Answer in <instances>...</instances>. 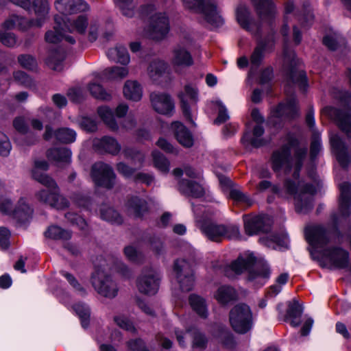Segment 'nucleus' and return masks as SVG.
<instances>
[{"label":"nucleus","mask_w":351,"mask_h":351,"mask_svg":"<svg viewBox=\"0 0 351 351\" xmlns=\"http://www.w3.org/2000/svg\"><path fill=\"white\" fill-rule=\"evenodd\" d=\"M73 309L80 317L82 326L84 328L87 327L90 317L88 307L84 304L78 303L73 306Z\"/></svg>","instance_id":"nucleus-54"},{"label":"nucleus","mask_w":351,"mask_h":351,"mask_svg":"<svg viewBox=\"0 0 351 351\" xmlns=\"http://www.w3.org/2000/svg\"><path fill=\"white\" fill-rule=\"evenodd\" d=\"M46 237L53 240L66 241L71 238L72 233L69 230L62 229L58 226H49L45 232Z\"/></svg>","instance_id":"nucleus-40"},{"label":"nucleus","mask_w":351,"mask_h":351,"mask_svg":"<svg viewBox=\"0 0 351 351\" xmlns=\"http://www.w3.org/2000/svg\"><path fill=\"white\" fill-rule=\"evenodd\" d=\"M65 217L72 224L77 226L80 230H85L87 227L86 221L82 217L73 213H67Z\"/></svg>","instance_id":"nucleus-61"},{"label":"nucleus","mask_w":351,"mask_h":351,"mask_svg":"<svg viewBox=\"0 0 351 351\" xmlns=\"http://www.w3.org/2000/svg\"><path fill=\"white\" fill-rule=\"evenodd\" d=\"M189 303L192 308L202 317L206 318L208 315L207 306L205 300L197 295L189 297Z\"/></svg>","instance_id":"nucleus-44"},{"label":"nucleus","mask_w":351,"mask_h":351,"mask_svg":"<svg viewBox=\"0 0 351 351\" xmlns=\"http://www.w3.org/2000/svg\"><path fill=\"white\" fill-rule=\"evenodd\" d=\"M284 187L288 193L293 195L297 213H306L313 208V195L316 193L314 185L300 181L296 183L291 179H287Z\"/></svg>","instance_id":"nucleus-5"},{"label":"nucleus","mask_w":351,"mask_h":351,"mask_svg":"<svg viewBox=\"0 0 351 351\" xmlns=\"http://www.w3.org/2000/svg\"><path fill=\"white\" fill-rule=\"evenodd\" d=\"M93 147L98 152L108 153L112 156L118 155L121 149V146L117 140L108 136L94 140Z\"/></svg>","instance_id":"nucleus-20"},{"label":"nucleus","mask_w":351,"mask_h":351,"mask_svg":"<svg viewBox=\"0 0 351 351\" xmlns=\"http://www.w3.org/2000/svg\"><path fill=\"white\" fill-rule=\"evenodd\" d=\"M323 42L330 50L335 51L345 44V39L337 35H328L324 38Z\"/></svg>","instance_id":"nucleus-55"},{"label":"nucleus","mask_w":351,"mask_h":351,"mask_svg":"<svg viewBox=\"0 0 351 351\" xmlns=\"http://www.w3.org/2000/svg\"><path fill=\"white\" fill-rule=\"evenodd\" d=\"M322 253L325 261L335 267L344 268L348 265L349 253L341 247L325 248Z\"/></svg>","instance_id":"nucleus-15"},{"label":"nucleus","mask_w":351,"mask_h":351,"mask_svg":"<svg viewBox=\"0 0 351 351\" xmlns=\"http://www.w3.org/2000/svg\"><path fill=\"white\" fill-rule=\"evenodd\" d=\"M177 280L183 291H191L194 285L195 280L193 273L184 276H180Z\"/></svg>","instance_id":"nucleus-59"},{"label":"nucleus","mask_w":351,"mask_h":351,"mask_svg":"<svg viewBox=\"0 0 351 351\" xmlns=\"http://www.w3.org/2000/svg\"><path fill=\"white\" fill-rule=\"evenodd\" d=\"M178 189L182 194L195 198L201 197L204 195V190L200 184L188 180H180Z\"/></svg>","instance_id":"nucleus-28"},{"label":"nucleus","mask_w":351,"mask_h":351,"mask_svg":"<svg viewBox=\"0 0 351 351\" xmlns=\"http://www.w3.org/2000/svg\"><path fill=\"white\" fill-rule=\"evenodd\" d=\"M154 167L160 172L167 173L169 171V162L166 157L158 151L152 152Z\"/></svg>","instance_id":"nucleus-50"},{"label":"nucleus","mask_w":351,"mask_h":351,"mask_svg":"<svg viewBox=\"0 0 351 351\" xmlns=\"http://www.w3.org/2000/svg\"><path fill=\"white\" fill-rule=\"evenodd\" d=\"M290 77L293 82L298 84L300 88L305 90L307 86V80L304 71L302 70L296 71L294 69H291Z\"/></svg>","instance_id":"nucleus-57"},{"label":"nucleus","mask_w":351,"mask_h":351,"mask_svg":"<svg viewBox=\"0 0 351 351\" xmlns=\"http://www.w3.org/2000/svg\"><path fill=\"white\" fill-rule=\"evenodd\" d=\"M298 114L297 101L295 98L290 99L286 104H280L276 106L271 113V121L276 123L275 118L282 120L291 119Z\"/></svg>","instance_id":"nucleus-17"},{"label":"nucleus","mask_w":351,"mask_h":351,"mask_svg":"<svg viewBox=\"0 0 351 351\" xmlns=\"http://www.w3.org/2000/svg\"><path fill=\"white\" fill-rule=\"evenodd\" d=\"M147 204L145 199L138 197H131L126 204V210L128 215L140 217L147 212Z\"/></svg>","instance_id":"nucleus-29"},{"label":"nucleus","mask_w":351,"mask_h":351,"mask_svg":"<svg viewBox=\"0 0 351 351\" xmlns=\"http://www.w3.org/2000/svg\"><path fill=\"white\" fill-rule=\"evenodd\" d=\"M192 338L193 347L195 348L204 349L206 346L208 339L205 335L195 327H191L186 330Z\"/></svg>","instance_id":"nucleus-42"},{"label":"nucleus","mask_w":351,"mask_h":351,"mask_svg":"<svg viewBox=\"0 0 351 351\" xmlns=\"http://www.w3.org/2000/svg\"><path fill=\"white\" fill-rule=\"evenodd\" d=\"M76 132L68 128H62L55 131L56 138L62 143H71L75 141Z\"/></svg>","instance_id":"nucleus-48"},{"label":"nucleus","mask_w":351,"mask_h":351,"mask_svg":"<svg viewBox=\"0 0 351 351\" xmlns=\"http://www.w3.org/2000/svg\"><path fill=\"white\" fill-rule=\"evenodd\" d=\"M230 197L237 203L250 206L252 204V200L245 194L239 189H233L230 192Z\"/></svg>","instance_id":"nucleus-56"},{"label":"nucleus","mask_w":351,"mask_h":351,"mask_svg":"<svg viewBox=\"0 0 351 351\" xmlns=\"http://www.w3.org/2000/svg\"><path fill=\"white\" fill-rule=\"evenodd\" d=\"M97 113L111 130L117 131L118 130L119 126L114 119L113 112L109 107L106 106L99 107Z\"/></svg>","instance_id":"nucleus-39"},{"label":"nucleus","mask_w":351,"mask_h":351,"mask_svg":"<svg viewBox=\"0 0 351 351\" xmlns=\"http://www.w3.org/2000/svg\"><path fill=\"white\" fill-rule=\"evenodd\" d=\"M114 320L120 328L132 333L136 332V330L134 326L133 323L126 317L122 315L116 316L114 317Z\"/></svg>","instance_id":"nucleus-60"},{"label":"nucleus","mask_w":351,"mask_h":351,"mask_svg":"<svg viewBox=\"0 0 351 351\" xmlns=\"http://www.w3.org/2000/svg\"><path fill=\"white\" fill-rule=\"evenodd\" d=\"M330 141L338 162L343 167H346L350 162V156L345 143L336 134L330 135Z\"/></svg>","instance_id":"nucleus-21"},{"label":"nucleus","mask_w":351,"mask_h":351,"mask_svg":"<svg viewBox=\"0 0 351 351\" xmlns=\"http://www.w3.org/2000/svg\"><path fill=\"white\" fill-rule=\"evenodd\" d=\"M71 151L65 147L49 149L47 158L58 163L69 164L71 161Z\"/></svg>","instance_id":"nucleus-35"},{"label":"nucleus","mask_w":351,"mask_h":351,"mask_svg":"<svg viewBox=\"0 0 351 351\" xmlns=\"http://www.w3.org/2000/svg\"><path fill=\"white\" fill-rule=\"evenodd\" d=\"M92 284L97 293L105 298H114L118 293L117 284L100 270L93 275Z\"/></svg>","instance_id":"nucleus-9"},{"label":"nucleus","mask_w":351,"mask_h":351,"mask_svg":"<svg viewBox=\"0 0 351 351\" xmlns=\"http://www.w3.org/2000/svg\"><path fill=\"white\" fill-rule=\"evenodd\" d=\"M107 56L111 60L122 64H128L130 62V56L125 47H116L108 49Z\"/></svg>","instance_id":"nucleus-38"},{"label":"nucleus","mask_w":351,"mask_h":351,"mask_svg":"<svg viewBox=\"0 0 351 351\" xmlns=\"http://www.w3.org/2000/svg\"><path fill=\"white\" fill-rule=\"evenodd\" d=\"M88 90L90 94L96 99L109 101L112 99V93L107 91L101 85L96 83H90Z\"/></svg>","instance_id":"nucleus-46"},{"label":"nucleus","mask_w":351,"mask_h":351,"mask_svg":"<svg viewBox=\"0 0 351 351\" xmlns=\"http://www.w3.org/2000/svg\"><path fill=\"white\" fill-rule=\"evenodd\" d=\"M167 64L163 60H154L150 62L147 68V73L154 82L158 81L166 73Z\"/></svg>","instance_id":"nucleus-33"},{"label":"nucleus","mask_w":351,"mask_h":351,"mask_svg":"<svg viewBox=\"0 0 351 351\" xmlns=\"http://www.w3.org/2000/svg\"><path fill=\"white\" fill-rule=\"evenodd\" d=\"M128 74L129 70L125 66H112L103 71L104 77L109 80H121L126 77Z\"/></svg>","instance_id":"nucleus-41"},{"label":"nucleus","mask_w":351,"mask_h":351,"mask_svg":"<svg viewBox=\"0 0 351 351\" xmlns=\"http://www.w3.org/2000/svg\"><path fill=\"white\" fill-rule=\"evenodd\" d=\"M264 133V129L260 123H258L253 129V136H251L250 132H246L243 135L241 138L242 143L247 146L249 145H252L254 147H258L263 145V142L262 139L258 138L261 137Z\"/></svg>","instance_id":"nucleus-36"},{"label":"nucleus","mask_w":351,"mask_h":351,"mask_svg":"<svg viewBox=\"0 0 351 351\" xmlns=\"http://www.w3.org/2000/svg\"><path fill=\"white\" fill-rule=\"evenodd\" d=\"M184 7L195 13L202 14L206 22L214 27L221 26L223 20L219 14L217 7L208 0H182Z\"/></svg>","instance_id":"nucleus-6"},{"label":"nucleus","mask_w":351,"mask_h":351,"mask_svg":"<svg viewBox=\"0 0 351 351\" xmlns=\"http://www.w3.org/2000/svg\"><path fill=\"white\" fill-rule=\"evenodd\" d=\"M172 129L175 137L182 146L191 147L193 145L194 140L189 130L180 122L175 121L172 123Z\"/></svg>","instance_id":"nucleus-26"},{"label":"nucleus","mask_w":351,"mask_h":351,"mask_svg":"<svg viewBox=\"0 0 351 351\" xmlns=\"http://www.w3.org/2000/svg\"><path fill=\"white\" fill-rule=\"evenodd\" d=\"M55 25L53 29L48 30L45 35V40L47 43L56 44L65 40L69 44L75 43V38L73 36L66 35L64 31L66 30L63 25V16L56 14L54 16Z\"/></svg>","instance_id":"nucleus-12"},{"label":"nucleus","mask_w":351,"mask_h":351,"mask_svg":"<svg viewBox=\"0 0 351 351\" xmlns=\"http://www.w3.org/2000/svg\"><path fill=\"white\" fill-rule=\"evenodd\" d=\"M101 217L112 223L120 224L123 221L119 213L110 207L104 206L101 209Z\"/></svg>","instance_id":"nucleus-51"},{"label":"nucleus","mask_w":351,"mask_h":351,"mask_svg":"<svg viewBox=\"0 0 351 351\" xmlns=\"http://www.w3.org/2000/svg\"><path fill=\"white\" fill-rule=\"evenodd\" d=\"M142 14L148 19L145 28L146 36L156 41L164 40L170 30L169 19L167 13L158 12L154 5H148L142 8Z\"/></svg>","instance_id":"nucleus-3"},{"label":"nucleus","mask_w":351,"mask_h":351,"mask_svg":"<svg viewBox=\"0 0 351 351\" xmlns=\"http://www.w3.org/2000/svg\"><path fill=\"white\" fill-rule=\"evenodd\" d=\"M32 209L24 199H21L12 212V217L19 222L27 221L32 214Z\"/></svg>","instance_id":"nucleus-34"},{"label":"nucleus","mask_w":351,"mask_h":351,"mask_svg":"<svg viewBox=\"0 0 351 351\" xmlns=\"http://www.w3.org/2000/svg\"><path fill=\"white\" fill-rule=\"evenodd\" d=\"M16 36L10 32H1L0 34V42L8 47H14L16 44Z\"/></svg>","instance_id":"nucleus-62"},{"label":"nucleus","mask_w":351,"mask_h":351,"mask_svg":"<svg viewBox=\"0 0 351 351\" xmlns=\"http://www.w3.org/2000/svg\"><path fill=\"white\" fill-rule=\"evenodd\" d=\"M252 266L254 268L249 272V280L256 281L261 285H263L269 276V269L265 262L258 261L252 254L248 255L246 258L239 256L224 268V274L227 277L233 278Z\"/></svg>","instance_id":"nucleus-2"},{"label":"nucleus","mask_w":351,"mask_h":351,"mask_svg":"<svg viewBox=\"0 0 351 351\" xmlns=\"http://www.w3.org/2000/svg\"><path fill=\"white\" fill-rule=\"evenodd\" d=\"M122 154L127 159L131 160L134 164H138L141 167L145 161V155L132 147H125Z\"/></svg>","instance_id":"nucleus-47"},{"label":"nucleus","mask_w":351,"mask_h":351,"mask_svg":"<svg viewBox=\"0 0 351 351\" xmlns=\"http://www.w3.org/2000/svg\"><path fill=\"white\" fill-rule=\"evenodd\" d=\"M229 320L233 330L240 334L247 332L252 327V313L249 306L240 303L230 311Z\"/></svg>","instance_id":"nucleus-7"},{"label":"nucleus","mask_w":351,"mask_h":351,"mask_svg":"<svg viewBox=\"0 0 351 351\" xmlns=\"http://www.w3.org/2000/svg\"><path fill=\"white\" fill-rule=\"evenodd\" d=\"M324 112L335 119L340 130L351 138V106L349 110H339L335 108L326 107L324 109Z\"/></svg>","instance_id":"nucleus-13"},{"label":"nucleus","mask_w":351,"mask_h":351,"mask_svg":"<svg viewBox=\"0 0 351 351\" xmlns=\"http://www.w3.org/2000/svg\"><path fill=\"white\" fill-rule=\"evenodd\" d=\"M251 1L262 21L270 22L275 19L277 10L271 0H251Z\"/></svg>","instance_id":"nucleus-19"},{"label":"nucleus","mask_w":351,"mask_h":351,"mask_svg":"<svg viewBox=\"0 0 351 351\" xmlns=\"http://www.w3.org/2000/svg\"><path fill=\"white\" fill-rule=\"evenodd\" d=\"M64 58V55L63 52L51 51L46 60V63L51 69L60 71L63 68L62 62Z\"/></svg>","instance_id":"nucleus-45"},{"label":"nucleus","mask_w":351,"mask_h":351,"mask_svg":"<svg viewBox=\"0 0 351 351\" xmlns=\"http://www.w3.org/2000/svg\"><path fill=\"white\" fill-rule=\"evenodd\" d=\"M123 15L131 18L134 15V5L132 0H114Z\"/></svg>","instance_id":"nucleus-53"},{"label":"nucleus","mask_w":351,"mask_h":351,"mask_svg":"<svg viewBox=\"0 0 351 351\" xmlns=\"http://www.w3.org/2000/svg\"><path fill=\"white\" fill-rule=\"evenodd\" d=\"M91 178L97 186L110 189L114 185L116 175L109 165L98 162L92 166Z\"/></svg>","instance_id":"nucleus-8"},{"label":"nucleus","mask_w":351,"mask_h":351,"mask_svg":"<svg viewBox=\"0 0 351 351\" xmlns=\"http://www.w3.org/2000/svg\"><path fill=\"white\" fill-rule=\"evenodd\" d=\"M272 220L267 215H259L245 219V231L249 236L260 232H268L271 226Z\"/></svg>","instance_id":"nucleus-16"},{"label":"nucleus","mask_w":351,"mask_h":351,"mask_svg":"<svg viewBox=\"0 0 351 351\" xmlns=\"http://www.w3.org/2000/svg\"><path fill=\"white\" fill-rule=\"evenodd\" d=\"M56 10L64 16L85 12L88 4L82 0H57L54 3Z\"/></svg>","instance_id":"nucleus-18"},{"label":"nucleus","mask_w":351,"mask_h":351,"mask_svg":"<svg viewBox=\"0 0 351 351\" xmlns=\"http://www.w3.org/2000/svg\"><path fill=\"white\" fill-rule=\"evenodd\" d=\"M339 212L343 217H348L351 213V184L343 182L339 184Z\"/></svg>","instance_id":"nucleus-24"},{"label":"nucleus","mask_w":351,"mask_h":351,"mask_svg":"<svg viewBox=\"0 0 351 351\" xmlns=\"http://www.w3.org/2000/svg\"><path fill=\"white\" fill-rule=\"evenodd\" d=\"M35 197L39 202L58 210L65 209L69 206V201L60 194L58 187L41 189L36 193Z\"/></svg>","instance_id":"nucleus-10"},{"label":"nucleus","mask_w":351,"mask_h":351,"mask_svg":"<svg viewBox=\"0 0 351 351\" xmlns=\"http://www.w3.org/2000/svg\"><path fill=\"white\" fill-rule=\"evenodd\" d=\"M33 7L36 19L27 20L25 18L13 14L9 16L2 24L5 29L18 28L25 31L32 27H40L49 18V5L47 0H33Z\"/></svg>","instance_id":"nucleus-4"},{"label":"nucleus","mask_w":351,"mask_h":351,"mask_svg":"<svg viewBox=\"0 0 351 351\" xmlns=\"http://www.w3.org/2000/svg\"><path fill=\"white\" fill-rule=\"evenodd\" d=\"M149 97L152 106L156 112L167 116L173 114L175 106L170 95L163 93H152Z\"/></svg>","instance_id":"nucleus-14"},{"label":"nucleus","mask_w":351,"mask_h":351,"mask_svg":"<svg viewBox=\"0 0 351 351\" xmlns=\"http://www.w3.org/2000/svg\"><path fill=\"white\" fill-rule=\"evenodd\" d=\"M174 272L176 278H179L180 276H186L193 273L191 265L185 259H178L174 263Z\"/></svg>","instance_id":"nucleus-52"},{"label":"nucleus","mask_w":351,"mask_h":351,"mask_svg":"<svg viewBox=\"0 0 351 351\" xmlns=\"http://www.w3.org/2000/svg\"><path fill=\"white\" fill-rule=\"evenodd\" d=\"M63 25L68 32L71 33L76 32L83 35L88 27V21L87 16L84 14L80 15L73 19L63 16Z\"/></svg>","instance_id":"nucleus-23"},{"label":"nucleus","mask_w":351,"mask_h":351,"mask_svg":"<svg viewBox=\"0 0 351 351\" xmlns=\"http://www.w3.org/2000/svg\"><path fill=\"white\" fill-rule=\"evenodd\" d=\"M80 125L82 129L90 132H95L97 129L96 121L90 117H83Z\"/></svg>","instance_id":"nucleus-63"},{"label":"nucleus","mask_w":351,"mask_h":351,"mask_svg":"<svg viewBox=\"0 0 351 351\" xmlns=\"http://www.w3.org/2000/svg\"><path fill=\"white\" fill-rule=\"evenodd\" d=\"M32 176L35 180L47 187V189H58V186L56 181L47 174L32 170Z\"/></svg>","instance_id":"nucleus-49"},{"label":"nucleus","mask_w":351,"mask_h":351,"mask_svg":"<svg viewBox=\"0 0 351 351\" xmlns=\"http://www.w3.org/2000/svg\"><path fill=\"white\" fill-rule=\"evenodd\" d=\"M124 97L134 101H139L143 95L142 88L136 81L128 80L125 82L123 88Z\"/></svg>","instance_id":"nucleus-32"},{"label":"nucleus","mask_w":351,"mask_h":351,"mask_svg":"<svg viewBox=\"0 0 351 351\" xmlns=\"http://www.w3.org/2000/svg\"><path fill=\"white\" fill-rule=\"evenodd\" d=\"M160 276L157 271L152 268L145 269L137 280L138 290L145 295H154L159 287Z\"/></svg>","instance_id":"nucleus-11"},{"label":"nucleus","mask_w":351,"mask_h":351,"mask_svg":"<svg viewBox=\"0 0 351 351\" xmlns=\"http://www.w3.org/2000/svg\"><path fill=\"white\" fill-rule=\"evenodd\" d=\"M193 63L191 53L183 47L177 46L173 51L172 64L175 66H189Z\"/></svg>","instance_id":"nucleus-30"},{"label":"nucleus","mask_w":351,"mask_h":351,"mask_svg":"<svg viewBox=\"0 0 351 351\" xmlns=\"http://www.w3.org/2000/svg\"><path fill=\"white\" fill-rule=\"evenodd\" d=\"M237 19L239 25L252 34H256L258 29V24L251 18L248 9L241 5L237 10Z\"/></svg>","instance_id":"nucleus-25"},{"label":"nucleus","mask_w":351,"mask_h":351,"mask_svg":"<svg viewBox=\"0 0 351 351\" xmlns=\"http://www.w3.org/2000/svg\"><path fill=\"white\" fill-rule=\"evenodd\" d=\"M185 95L189 97L194 103L197 101V90L195 88L191 86L190 85H186L184 87V93H180L179 97L180 98L182 102V108L183 111L184 116L191 123L195 125L192 119L190 111V108L186 103L185 99Z\"/></svg>","instance_id":"nucleus-31"},{"label":"nucleus","mask_w":351,"mask_h":351,"mask_svg":"<svg viewBox=\"0 0 351 351\" xmlns=\"http://www.w3.org/2000/svg\"><path fill=\"white\" fill-rule=\"evenodd\" d=\"M18 62L23 68L28 70H33L37 64L36 59L29 54L19 55Z\"/></svg>","instance_id":"nucleus-58"},{"label":"nucleus","mask_w":351,"mask_h":351,"mask_svg":"<svg viewBox=\"0 0 351 351\" xmlns=\"http://www.w3.org/2000/svg\"><path fill=\"white\" fill-rule=\"evenodd\" d=\"M215 299L222 304H226L230 302L237 299V293L234 289L229 286L220 287L215 294Z\"/></svg>","instance_id":"nucleus-37"},{"label":"nucleus","mask_w":351,"mask_h":351,"mask_svg":"<svg viewBox=\"0 0 351 351\" xmlns=\"http://www.w3.org/2000/svg\"><path fill=\"white\" fill-rule=\"evenodd\" d=\"M291 145V142H289L273 152L270 159L271 167L275 172L283 170L285 173H289L293 170V177L297 180L306 156L307 148H298L292 156Z\"/></svg>","instance_id":"nucleus-1"},{"label":"nucleus","mask_w":351,"mask_h":351,"mask_svg":"<svg viewBox=\"0 0 351 351\" xmlns=\"http://www.w3.org/2000/svg\"><path fill=\"white\" fill-rule=\"evenodd\" d=\"M302 312L303 308L296 300L289 302L287 313L289 317L292 318L291 321L292 326L297 327L300 324V320H295V319L300 318L302 316Z\"/></svg>","instance_id":"nucleus-43"},{"label":"nucleus","mask_w":351,"mask_h":351,"mask_svg":"<svg viewBox=\"0 0 351 351\" xmlns=\"http://www.w3.org/2000/svg\"><path fill=\"white\" fill-rule=\"evenodd\" d=\"M200 228L204 234L211 241L219 242L224 236L225 225L213 222H205Z\"/></svg>","instance_id":"nucleus-27"},{"label":"nucleus","mask_w":351,"mask_h":351,"mask_svg":"<svg viewBox=\"0 0 351 351\" xmlns=\"http://www.w3.org/2000/svg\"><path fill=\"white\" fill-rule=\"evenodd\" d=\"M14 78L19 84L29 87L33 84L32 79L25 72L18 71L14 73Z\"/></svg>","instance_id":"nucleus-64"},{"label":"nucleus","mask_w":351,"mask_h":351,"mask_svg":"<svg viewBox=\"0 0 351 351\" xmlns=\"http://www.w3.org/2000/svg\"><path fill=\"white\" fill-rule=\"evenodd\" d=\"M307 240L316 247H322L328 242V234L322 226H314L306 232Z\"/></svg>","instance_id":"nucleus-22"}]
</instances>
